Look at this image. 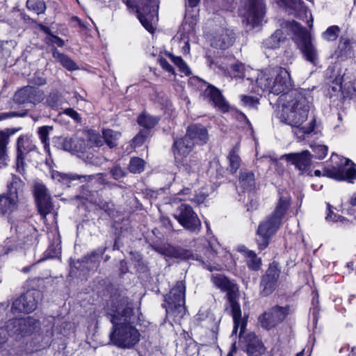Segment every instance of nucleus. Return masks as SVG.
<instances>
[{"instance_id": "nucleus-1", "label": "nucleus", "mask_w": 356, "mask_h": 356, "mask_svg": "<svg viewBox=\"0 0 356 356\" xmlns=\"http://www.w3.org/2000/svg\"><path fill=\"white\" fill-rule=\"evenodd\" d=\"M256 83L263 92L281 95L279 102L282 104L280 118L282 122L296 127V134H310L315 132L316 120L308 126H302L307 120L313 100L311 92L304 89H291L293 86L289 72L283 67L269 68L258 72Z\"/></svg>"}, {"instance_id": "nucleus-2", "label": "nucleus", "mask_w": 356, "mask_h": 356, "mask_svg": "<svg viewBox=\"0 0 356 356\" xmlns=\"http://www.w3.org/2000/svg\"><path fill=\"white\" fill-rule=\"evenodd\" d=\"M106 311L113 325L110 343L122 349H131L138 344L141 334L134 325L133 305L129 298L120 294L112 296Z\"/></svg>"}, {"instance_id": "nucleus-3", "label": "nucleus", "mask_w": 356, "mask_h": 356, "mask_svg": "<svg viewBox=\"0 0 356 356\" xmlns=\"http://www.w3.org/2000/svg\"><path fill=\"white\" fill-rule=\"evenodd\" d=\"M291 204V197L286 191L280 192V199L273 214L262 221L257 229V243L260 250L266 248L270 237L277 231Z\"/></svg>"}, {"instance_id": "nucleus-4", "label": "nucleus", "mask_w": 356, "mask_h": 356, "mask_svg": "<svg viewBox=\"0 0 356 356\" xmlns=\"http://www.w3.org/2000/svg\"><path fill=\"white\" fill-rule=\"evenodd\" d=\"M207 140V130L203 126L193 124L188 127L186 136L174 141L173 153L175 160L181 162L195 144L203 145Z\"/></svg>"}, {"instance_id": "nucleus-5", "label": "nucleus", "mask_w": 356, "mask_h": 356, "mask_svg": "<svg viewBox=\"0 0 356 356\" xmlns=\"http://www.w3.org/2000/svg\"><path fill=\"white\" fill-rule=\"evenodd\" d=\"M159 0H126L129 8L136 9L138 17L144 28L153 33L154 26L158 21Z\"/></svg>"}, {"instance_id": "nucleus-6", "label": "nucleus", "mask_w": 356, "mask_h": 356, "mask_svg": "<svg viewBox=\"0 0 356 356\" xmlns=\"http://www.w3.org/2000/svg\"><path fill=\"white\" fill-rule=\"evenodd\" d=\"M185 292V283L183 281H179L165 296L164 307L168 316L177 320L184 316L186 313Z\"/></svg>"}, {"instance_id": "nucleus-7", "label": "nucleus", "mask_w": 356, "mask_h": 356, "mask_svg": "<svg viewBox=\"0 0 356 356\" xmlns=\"http://www.w3.org/2000/svg\"><path fill=\"white\" fill-rule=\"evenodd\" d=\"M40 328V322L32 316L13 318L9 320L6 325V330L8 335L15 340L36 333Z\"/></svg>"}, {"instance_id": "nucleus-8", "label": "nucleus", "mask_w": 356, "mask_h": 356, "mask_svg": "<svg viewBox=\"0 0 356 356\" xmlns=\"http://www.w3.org/2000/svg\"><path fill=\"white\" fill-rule=\"evenodd\" d=\"M24 183L16 175L12 176L8 184V192L0 195V213L10 214L17 207L19 194L22 191Z\"/></svg>"}, {"instance_id": "nucleus-9", "label": "nucleus", "mask_w": 356, "mask_h": 356, "mask_svg": "<svg viewBox=\"0 0 356 356\" xmlns=\"http://www.w3.org/2000/svg\"><path fill=\"white\" fill-rule=\"evenodd\" d=\"M15 229V237L13 241L16 243V248L29 249L33 247L37 243V230L29 222L21 220L14 226H11V229Z\"/></svg>"}, {"instance_id": "nucleus-10", "label": "nucleus", "mask_w": 356, "mask_h": 356, "mask_svg": "<svg viewBox=\"0 0 356 356\" xmlns=\"http://www.w3.org/2000/svg\"><path fill=\"white\" fill-rule=\"evenodd\" d=\"M292 29L297 35L296 42L298 46L307 60L315 65L318 58V53L312 42L311 35L307 29L295 21L292 22Z\"/></svg>"}, {"instance_id": "nucleus-11", "label": "nucleus", "mask_w": 356, "mask_h": 356, "mask_svg": "<svg viewBox=\"0 0 356 356\" xmlns=\"http://www.w3.org/2000/svg\"><path fill=\"white\" fill-rule=\"evenodd\" d=\"M265 13L264 0H247L245 12L243 13L247 25L251 28L261 25L264 21Z\"/></svg>"}, {"instance_id": "nucleus-12", "label": "nucleus", "mask_w": 356, "mask_h": 356, "mask_svg": "<svg viewBox=\"0 0 356 356\" xmlns=\"http://www.w3.org/2000/svg\"><path fill=\"white\" fill-rule=\"evenodd\" d=\"M175 218L186 229L191 232L200 230L201 223L192 207L186 204H181L176 210Z\"/></svg>"}, {"instance_id": "nucleus-13", "label": "nucleus", "mask_w": 356, "mask_h": 356, "mask_svg": "<svg viewBox=\"0 0 356 356\" xmlns=\"http://www.w3.org/2000/svg\"><path fill=\"white\" fill-rule=\"evenodd\" d=\"M40 297V291L35 290L28 291L13 301L11 310L13 313L32 312L36 309Z\"/></svg>"}, {"instance_id": "nucleus-14", "label": "nucleus", "mask_w": 356, "mask_h": 356, "mask_svg": "<svg viewBox=\"0 0 356 356\" xmlns=\"http://www.w3.org/2000/svg\"><path fill=\"white\" fill-rule=\"evenodd\" d=\"M288 314L289 307L276 306L261 315L259 321L262 327L270 330L282 323Z\"/></svg>"}, {"instance_id": "nucleus-15", "label": "nucleus", "mask_w": 356, "mask_h": 356, "mask_svg": "<svg viewBox=\"0 0 356 356\" xmlns=\"http://www.w3.org/2000/svg\"><path fill=\"white\" fill-rule=\"evenodd\" d=\"M36 148L35 144L29 135H21L18 137L16 143L17 149V170L22 174L24 172V161L26 156Z\"/></svg>"}, {"instance_id": "nucleus-16", "label": "nucleus", "mask_w": 356, "mask_h": 356, "mask_svg": "<svg viewBox=\"0 0 356 356\" xmlns=\"http://www.w3.org/2000/svg\"><path fill=\"white\" fill-rule=\"evenodd\" d=\"M327 176L338 181L353 182L356 178V165L346 159L338 168H333L327 172Z\"/></svg>"}, {"instance_id": "nucleus-17", "label": "nucleus", "mask_w": 356, "mask_h": 356, "mask_svg": "<svg viewBox=\"0 0 356 356\" xmlns=\"http://www.w3.org/2000/svg\"><path fill=\"white\" fill-rule=\"evenodd\" d=\"M286 7L289 12L296 17L307 22L308 26H313V18L309 10L301 0H279Z\"/></svg>"}, {"instance_id": "nucleus-18", "label": "nucleus", "mask_w": 356, "mask_h": 356, "mask_svg": "<svg viewBox=\"0 0 356 356\" xmlns=\"http://www.w3.org/2000/svg\"><path fill=\"white\" fill-rule=\"evenodd\" d=\"M44 99L43 92L38 88L27 86L17 90L14 96V100L22 104H31L35 105Z\"/></svg>"}, {"instance_id": "nucleus-19", "label": "nucleus", "mask_w": 356, "mask_h": 356, "mask_svg": "<svg viewBox=\"0 0 356 356\" xmlns=\"http://www.w3.org/2000/svg\"><path fill=\"white\" fill-rule=\"evenodd\" d=\"M34 194L38 211L42 218H45L53 209L51 198L47 193L46 187L40 184H35Z\"/></svg>"}, {"instance_id": "nucleus-20", "label": "nucleus", "mask_w": 356, "mask_h": 356, "mask_svg": "<svg viewBox=\"0 0 356 356\" xmlns=\"http://www.w3.org/2000/svg\"><path fill=\"white\" fill-rule=\"evenodd\" d=\"M280 273L275 264L270 265L261 282V293L263 296H268L275 289Z\"/></svg>"}, {"instance_id": "nucleus-21", "label": "nucleus", "mask_w": 356, "mask_h": 356, "mask_svg": "<svg viewBox=\"0 0 356 356\" xmlns=\"http://www.w3.org/2000/svg\"><path fill=\"white\" fill-rule=\"evenodd\" d=\"M334 83L347 97L353 95L356 91V76L351 71L346 70L342 75L336 76Z\"/></svg>"}, {"instance_id": "nucleus-22", "label": "nucleus", "mask_w": 356, "mask_h": 356, "mask_svg": "<svg viewBox=\"0 0 356 356\" xmlns=\"http://www.w3.org/2000/svg\"><path fill=\"white\" fill-rule=\"evenodd\" d=\"M184 178L183 182L193 186L199 181L201 163L195 158H190L189 161L184 165Z\"/></svg>"}, {"instance_id": "nucleus-23", "label": "nucleus", "mask_w": 356, "mask_h": 356, "mask_svg": "<svg viewBox=\"0 0 356 356\" xmlns=\"http://www.w3.org/2000/svg\"><path fill=\"white\" fill-rule=\"evenodd\" d=\"M220 248V244L216 239H212L208 241V245L207 250L204 254V257H200L199 260L202 262L204 268L209 271L214 270H218V265L213 262L216 254L218 253V249Z\"/></svg>"}, {"instance_id": "nucleus-24", "label": "nucleus", "mask_w": 356, "mask_h": 356, "mask_svg": "<svg viewBox=\"0 0 356 356\" xmlns=\"http://www.w3.org/2000/svg\"><path fill=\"white\" fill-rule=\"evenodd\" d=\"M236 293L229 295L227 299L232 307V316L234 320V328L232 334H236L237 330L240 328L239 337H241L242 333L244 332L246 322L241 318V310L239 304L236 300Z\"/></svg>"}, {"instance_id": "nucleus-25", "label": "nucleus", "mask_w": 356, "mask_h": 356, "mask_svg": "<svg viewBox=\"0 0 356 356\" xmlns=\"http://www.w3.org/2000/svg\"><path fill=\"white\" fill-rule=\"evenodd\" d=\"M234 41V33L232 31L222 29L216 33L211 44L213 47L225 49L232 46Z\"/></svg>"}, {"instance_id": "nucleus-26", "label": "nucleus", "mask_w": 356, "mask_h": 356, "mask_svg": "<svg viewBox=\"0 0 356 356\" xmlns=\"http://www.w3.org/2000/svg\"><path fill=\"white\" fill-rule=\"evenodd\" d=\"M245 351L250 356H261L266 352V348L261 340L254 333L245 337Z\"/></svg>"}, {"instance_id": "nucleus-27", "label": "nucleus", "mask_w": 356, "mask_h": 356, "mask_svg": "<svg viewBox=\"0 0 356 356\" xmlns=\"http://www.w3.org/2000/svg\"><path fill=\"white\" fill-rule=\"evenodd\" d=\"M58 145L65 151L70 152H83L86 144L83 140L74 137H61L58 138Z\"/></svg>"}, {"instance_id": "nucleus-28", "label": "nucleus", "mask_w": 356, "mask_h": 356, "mask_svg": "<svg viewBox=\"0 0 356 356\" xmlns=\"http://www.w3.org/2000/svg\"><path fill=\"white\" fill-rule=\"evenodd\" d=\"M288 161L301 172L306 170L311 164V154L309 151L305 150L300 153H291L284 156Z\"/></svg>"}, {"instance_id": "nucleus-29", "label": "nucleus", "mask_w": 356, "mask_h": 356, "mask_svg": "<svg viewBox=\"0 0 356 356\" xmlns=\"http://www.w3.org/2000/svg\"><path fill=\"white\" fill-rule=\"evenodd\" d=\"M197 23L195 17H186L185 21L182 24V33L180 34L181 40H184V45L182 47V51L185 54H188L190 52V45L188 43V39L191 36L195 35V28Z\"/></svg>"}, {"instance_id": "nucleus-30", "label": "nucleus", "mask_w": 356, "mask_h": 356, "mask_svg": "<svg viewBox=\"0 0 356 356\" xmlns=\"http://www.w3.org/2000/svg\"><path fill=\"white\" fill-rule=\"evenodd\" d=\"M204 95L209 98V102L222 112L228 111L229 106L227 102L222 97L220 92L215 87L209 86L204 90Z\"/></svg>"}, {"instance_id": "nucleus-31", "label": "nucleus", "mask_w": 356, "mask_h": 356, "mask_svg": "<svg viewBox=\"0 0 356 356\" xmlns=\"http://www.w3.org/2000/svg\"><path fill=\"white\" fill-rule=\"evenodd\" d=\"M212 283L222 291L227 292V296L236 293V285L227 279L224 275L214 273L211 275Z\"/></svg>"}, {"instance_id": "nucleus-32", "label": "nucleus", "mask_w": 356, "mask_h": 356, "mask_svg": "<svg viewBox=\"0 0 356 356\" xmlns=\"http://www.w3.org/2000/svg\"><path fill=\"white\" fill-rule=\"evenodd\" d=\"M238 251L241 252L245 259L248 268L252 270H258L261 266V259L254 252L248 250L245 246L238 248Z\"/></svg>"}, {"instance_id": "nucleus-33", "label": "nucleus", "mask_w": 356, "mask_h": 356, "mask_svg": "<svg viewBox=\"0 0 356 356\" xmlns=\"http://www.w3.org/2000/svg\"><path fill=\"white\" fill-rule=\"evenodd\" d=\"M17 44L15 40H4L0 43L1 54L3 58H4V64L6 65H12L15 58L13 56V51Z\"/></svg>"}, {"instance_id": "nucleus-34", "label": "nucleus", "mask_w": 356, "mask_h": 356, "mask_svg": "<svg viewBox=\"0 0 356 356\" xmlns=\"http://www.w3.org/2000/svg\"><path fill=\"white\" fill-rule=\"evenodd\" d=\"M239 185L245 190H252L255 186V176L252 171L244 169L239 174Z\"/></svg>"}, {"instance_id": "nucleus-35", "label": "nucleus", "mask_w": 356, "mask_h": 356, "mask_svg": "<svg viewBox=\"0 0 356 356\" xmlns=\"http://www.w3.org/2000/svg\"><path fill=\"white\" fill-rule=\"evenodd\" d=\"M224 70L225 74H227L232 79H243L246 76V74L249 73L252 70L249 67H246L243 63L236 62L231 65V70L227 71V70L222 67Z\"/></svg>"}, {"instance_id": "nucleus-36", "label": "nucleus", "mask_w": 356, "mask_h": 356, "mask_svg": "<svg viewBox=\"0 0 356 356\" xmlns=\"http://www.w3.org/2000/svg\"><path fill=\"white\" fill-rule=\"evenodd\" d=\"M285 39L283 31L280 29L276 30L268 38L263 42L264 47L267 49H277L280 46V43Z\"/></svg>"}, {"instance_id": "nucleus-37", "label": "nucleus", "mask_w": 356, "mask_h": 356, "mask_svg": "<svg viewBox=\"0 0 356 356\" xmlns=\"http://www.w3.org/2000/svg\"><path fill=\"white\" fill-rule=\"evenodd\" d=\"M53 57L67 70L73 71L78 68L76 64L67 55H65L55 49L53 51Z\"/></svg>"}, {"instance_id": "nucleus-38", "label": "nucleus", "mask_w": 356, "mask_h": 356, "mask_svg": "<svg viewBox=\"0 0 356 356\" xmlns=\"http://www.w3.org/2000/svg\"><path fill=\"white\" fill-rule=\"evenodd\" d=\"M239 146L236 145L229 154L227 157L229 161L228 170L232 173H235L241 165V159L238 155Z\"/></svg>"}, {"instance_id": "nucleus-39", "label": "nucleus", "mask_w": 356, "mask_h": 356, "mask_svg": "<svg viewBox=\"0 0 356 356\" xmlns=\"http://www.w3.org/2000/svg\"><path fill=\"white\" fill-rule=\"evenodd\" d=\"M159 118L150 115L147 113H143L138 117V123L146 129L153 128L159 121Z\"/></svg>"}, {"instance_id": "nucleus-40", "label": "nucleus", "mask_w": 356, "mask_h": 356, "mask_svg": "<svg viewBox=\"0 0 356 356\" xmlns=\"http://www.w3.org/2000/svg\"><path fill=\"white\" fill-rule=\"evenodd\" d=\"M103 138L107 145L112 148L118 144V140L121 137V133L112 129H105L102 132Z\"/></svg>"}, {"instance_id": "nucleus-41", "label": "nucleus", "mask_w": 356, "mask_h": 356, "mask_svg": "<svg viewBox=\"0 0 356 356\" xmlns=\"http://www.w3.org/2000/svg\"><path fill=\"white\" fill-rule=\"evenodd\" d=\"M51 177L54 179H56L59 181H63L65 179H73V180L79 179L81 182H83V181L87 182V181H91L95 177V175L79 176L77 175H71L70 177H69V175H67L66 174H62L58 171H54L51 174Z\"/></svg>"}, {"instance_id": "nucleus-42", "label": "nucleus", "mask_w": 356, "mask_h": 356, "mask_svg": "<svg viewBox=\"0 0 356 356\" xmlns=\"http://www.w3.org/2000/svg\"><path fill=\"white\" fill-rule=\"evenodd\" d=\"M211 186H205L202 187L195 195L193 197H188V199L185 198L184 200H188L191 202H194L197 204H201L204 202L206 198L209 196V195L211 193Z\"/></svg>"}, {"instance_id": "nucleus-43", "label": "nucleus", "mask_w": 356, "mask_h": 356, "mask_svg": "<svg viewBox=\"0 0 356 356\" xmlns=\"http://www.w3.org/2000/svg\"><path fill=\"white\" fill-rule=\"evenodd\" d=\"M52 128L51 127H40L38 129V134L40 136V139L41 140V142L44 145V148L45 152L48 154L49 156H51L50 154V147L49 144L48 143L49 140V132L50 130H51Z\"/></svg>"}, {"instance_id": "nucleus-44", "label": "nucleus", "mask_w": 356, "mask_h": 356, "mask_svg": "<svg viewBox=\"0 0 356 356\" xmlns=\"http://www.w3.org/2000/svg\"><path fill=\"white\" fill-rule=\"evenodd\" d=\"M26 6L38 15L44 13L46 10V5L43 0H27Z\"/></svg>"}, {"instance_id": "nucleus-45", "label": "nucleus", "mask_w": 356, "mask_h": 356, "mask_svg": "<svg viewBox=\"0 0 356 356\" xmlns=\"http://www.w3.org/2000/svg\"><path fill=\"white\" fill-rule=\"evenodd\" d=\"M9 143L8 134L2 130L0 131V161H5L7 159V145Z\"/></svg>"}, {"instance_id": "nucleus-46", "label": "nucleus", "mask_w": 356, "mask_h": 356, "mask_svg": "<svg viewBox=\"0 0 356 356\" xmlns=\"http://www.w3.org/2000/svg\"><path fill=\"white\" fill-rule=\"evenodd\" d=\"M145 168V161L138 157L131 159L129 169L132 173H140Z\"/></svg>"}, {"instance_id": "nucleus-47", "label": "nucleus", "mask_w": 356, "mask_h": 356, "mask_svg": "<svg viewBox=\"0 0 356 356\" xmlns=\"http://www.w3.org/2000/svg\"><path fill=\"white\" fill-rule=\"evenodd\" d=\"M167 55L170 58L171 61L179 68L181 72L185 74H189L191 73L188 67L180 56H175L170 53Z\"/></svg>"}, {"instance_id": "nucleus-48", "label": "nucleus", "mask_w": 356, "mask_h": 356, "mask_svg": "<svg viewBox=\"0 0 356 356\" xmlns=\"http://www.w3.org/2000/svg\"><path fill=\"white\" fill-rule=\"evenodd\" d=\"M314 153V156L318 159H323L327 154L328 148L326 145L313 144L311 145Z\"/></svg>"}, {"instance_id": "nucleus-49", "label": "nucleus", "mask_w": 356, "mask_h": 356, "mask_svg": "<svg viewBox=\"0 0 356 356\" xmlns=\"http://www.w3.org/2000/svg\"><path fill=\"white\" fill-rule=\"evenodd\" d=\"M339 29L337 26H332L323 33V38L328 41H333L337 39Z\"/></svg>"}, {"instance_id": "nucleus-50", "label": "nucleus", "mask_w": 356, "mask_h": 356, "mask_svg": "<svg viewBox=\"0 0 356 356\" xmlns=\"http://www.w3.org/2000/svg\"><path fill=\"white\" fill-rule=\"evenodd\" d=\"M47 103L52 108H58L61 104V100L58 94L50 93L47 97Z\"/></svg>"}, {"instance_id": "nucleus-51", "label": "nucleus", "mask_w": 356, "mask_h": 356, "mask_svg": "<svg viewBox=\"0 0 356 356\" xmlns=\"http://www.w3.org/2000/svg\"><path fill=\"white\" fill-rule=\"evenodd\" d=\"M30 82L35 86H43L46 83V79L44 77L43 73L37 72L31 78Z\"/></svg>"}, {"instance_id": "nucleus-52", "label": "nucleus", "mask_w": 356, "mask_h": 356, "mask_svg": "<svg viewBox=\"0 0 356 356\" xmlns=\"http://www.w3.org/2000/svg\"><path fill=\"white\" fill-rule=\"evenodd\" d=\"M241 102L245 106L254 108L258 104V99L250 96H241Z\"/></svg>"}, {"instance_id": "nucleus-53", "label": "nucleus", "mask_w": 356, "mask_h": 356, "mask_svg": "<svg viewBox=\"0 0 356 356\" xmlns=\"http://www.w3.org/2000/svg\"><path fill=\"white\" fill-rule=\"evenodd\" d=\"M147 135V131L144 130L140 131L133 139V144L136 146H140L145 142V140Z\"/></svg>"}, {"instance_id": "nucleus-54", "label": "nucleus", "mask_w": 356, "mask_h": 356, "mask_svg": "<svg viewBox=\"0 0 356 356\" xmlns=\"http://www.w3.org/2000/svg\"><path fill=\"white\" fill-rule=\"evenodd\" d=\"M89 141L91 144H93L97 147L103 145L102 137L97 133L91 132L89 134Z\"/></svg>"}, {"instance_id": "nucleus-55", "label": "nucleus", "mask_w": 356, "mask_h": 356, "mask_svg": "<svg viewBox=\"0 0 356 356\" xmlns=\"http://www.w3.org/2000/svg\"><path fill=\"white\" fill-rule=\"evenodd\" d=\"M325 219L327 221L332 222H348L343 216L340 215H337V213H333L332 211L329 209V213L327 214Z\"/></svg>"}, {"instance_id": "nucleus-56", "label": "nucleus", "mask_w": 356, "mask_h": 356, "mask_svg": "<svg viewBox=\"0 0 356 356\" xmlns=\"http://www.w3.org/2000/svg\"><path fill=\"white\" fill-rule=\"evenodd\" d=\"M111 173L115 179H119L125 175L124 170L118 165L114 166L111 170Z\"/></svg>"}, {"instance_id": "nucleus-57", "label": "nucleus", "mask_w": 356, "mask_h": 356, "mask_svg": "<svg viewBox=\"0 0 356 356\" xmlns=\"http://www.w3.org/2000/svg\"><path fill=\"white\" fill-rule=\"evenodd\" d=\"M159 63L162 67V68L166 70L168 72L174 74V68L167 61L165 58H161L159 59Z\"/></svg>"}, {"instance_id": "nucleus-58", "label": "nucleus", "mask_w": 356, "mask_h": 356, "mask_svg": "<svg viewBox=\"0 0 356 356\" xmlns=\"http://www.w3.org/2000/svg\"><path fill=\"white\" fill-rule=\"evenodd\" d=\"M47 40L49 42L56 44L58 47H63L64 44V41L61 38L52 34H49Z\"/></svg>"}, {"instance_id": "nucleus-59", "label": "nucleus", "mask_w": 356, "mask_h": 356, "mask_svg": "<svg viewBox=\"0 0 356 356\" xmlns=\"http://www.w3.org/2000/svg\"><path fill=\"white\" fill-rule=\"evenodd\" d=\"M64 113L71 117L75 121L78 122L81 120L79 114L72 108H67L64 111Z\"/></svg>"}, {"instance_id": "nucleus-60", "label": "nucleus", "mask_w": 356, "mask_h": 356, "mask_svg": "<svg viewBox=\"0 0 356 356\" xmlns=\"http://www.w3.org/2000/svg\"><path fill=\"white\" fill-rule=\"evenodd\" d=\"M19 130H20V128H10V129H7L4 130L3 131H5L6 133V134H8V139L9 140L10 136L15 134Z\"/></svg>"}, {"instance_id": "nucleus-61", "label": "nucleus", "mask_w": 356, "mask_h": 356, "mask_svg": "<svg viewBox=\"0 0 356 356\" xmlns=\"http://www.w3.org/2000/svg\"><path fill=\"white\" fill-rule=\"evenodd\" d=\"M350 44V41L348 39H344L343 40H341L340 42V47L341 49H346L348 46Z\"/></svg>"}, {"instance_id": "nucleus-62", "label": "nucleus", "mask_w": 356, "mask_h": 356, "mask_svg": "<svg viewBox=\"0 0 356 356\" xmlns=\"http://www.w3.org/2000/svg\"><path fill=\"white\" fill-rule=\"evenodd\" d=\"M200 2V0H188V4L190 7H195Z\"/></svg>"}, {"instance_id": "nucleus-63", "label": "nucleus", "mask_w": 356, "mask_h": 356, "mask_svg": "<svg viewBox=\"0 0 356 356\" xmlns=\"http://www.w3.org/2000/svg\"><path fill=\"white\" fill-rule=\"evenodd\" d=\"M100 256L96 253H92L90 256V259L91 261H99Z\"/></svg>"}, {"instance_id": "nucleus-64", "label": "nucleus", "mask_w": 356, "mask_h": 356, "mask_svg": "<svg viewBox=\"0 0 356 356\" xmlns=\"http://www.w3.org/2000/svg\"><path fill=\"white\" fill-rule=\"evenodd\" d=\"M350 204L353 205V206H355L356 205V193L354 194L353 195V197H351L350 199Z\"/></svg>"}]
</instances>
